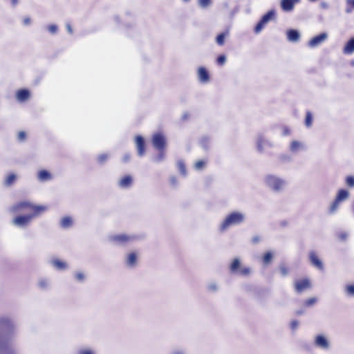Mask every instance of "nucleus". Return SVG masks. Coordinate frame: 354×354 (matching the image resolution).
Returning a JSON list of instances; mask_svg holds the SVG:
<instances>
[{
    "instance_id": "f257e3e1",
    "label": "nucleus",
    "mask_w": 354,
    "mask_h": 354,
    "mask_svg": "<svg viewBox=\"0 0 354 354\" xmlns=\"http://www.w3.org/2000/svg\"><path fill=\"white\" fill-rule=\"evenodd\" d=\"M46 209L47 207L44 205H34L27 201L18 203L12 207L11 211L15 213L26 211L29 214L15 217L13 223L17 226H26L31 221L32 218L44 212Z\"/></svg>"
},
{
    "instance_id": "f03ea898",
    "label": "nucleus",
    "mask_w": 354,
    "mask_h": 354,
    "mask_svg": "<svg viewBox=\"0 0 354 354\" xmlns=\"http://www.w3.org/2000/svg\"><path fill=\"white\" fill-rule=\"evenodd\" d=\"M264 183L267 187L275 193L281 192L287 185L285 179L274 174L266 175L264 177Z\"/></svg>"
},
{
    "instance_id": "7ed1b4c3",
    "label": "nucleus",
    "mask_w": 354,
    "mask_h": 354,
    "mask_svg": "<svg viewBox=\"0 0 354 354\" xmlns=\"http://www.w3.org/2000/svg\"><path fill=\"white\" fill-rule=\"evenodd\" d=\"M244 218L243 214L239 212H232L225 217L220 226V230L225 231L231 225H239L244 221Z\"/></svg>"
},
{
    "instance_id": "20e7f679",
    "label": "nucleus",
    "mask_w": 354,
    "mask_h": 354,
    "mask_svg": "<svg viewBox=\"0 0 354 354\" xmlns=\"http://www.w3.org/2000/svg\"><path fill=\"white\" fill-rule=\"evenodd\" d=\"M276 17V10L274 9H270L266 13H265L257 22L254 28V32L256 34H259L261 32L263 28L270 21L273 20Z\"/></svg>"
},
{
    "instance_id": "39448f33",
    "label": "nucleus",
    "mask_w": 354,
    "mask_h": 354,
    "mask_svg": "<svg viewBox=\"0 0 354 354\" xmlns=\"http://www.w3.org/2000/svg\"><path fill=\"white\" fill-rule=\"evenodd\" d=\"M135 239L134 236L125 234H114L108 236V241L116 245L123 246Z\"/></svg>"
},
{
    "instance_id": "423d86ee",
    "label": "nucleus",
    "mask_w": 354,
    "mask_h": 354,
    "mask_svg": "<svg viewBox=\"0 0 354 354\" xmlns=\"http://www.w3.org/2000/svg\"><path fill=\"white\" fill-rule=\"evenodd\" d=\"M153 147L157 150L165 149L167 146V139L165 136L161 132L155 133L151 138Z\"/></svg>"
},
{
    "instance_id": "0eeeda50",
    "label": "nucleus",
    "mask_w": 354,
    "mask_h": 354,
    "mask_svg": "<svg viewBox=\"0 0 354 354\" xmlns=\"http://www.w3.org/2000/svg\"><path fill=\"white\" fill-rule=\"evenodd\" d=\"M134 140L138 156L143 157L146 153V141L145 138L141 135H137Z\"/></svg>"
},
{
    "instance_id": "6e6552de",
    "label": "nucleus",
    "mask_w": 354,
    "mask_h": 354,
    "mask_svg": "<svg viewBox=\"0 0 354 354\" xmlns=\"http://www.w3.org/2000/svg\"><path fill=\"white\" fill-rule=\"evenodd\" d=\"M328 37V35L326 32H321L320 34L313 37L308 42V46L309 48H316L325 41Z\"/></svg>"
},
{
    "instance_id": "1a4fd4ad",
    "label": "nucleus",
    "mask_w": 354,
    "mask_h": 354,
    "mask_svg": "<svg viewBox=\"0 0 354 354\" xmlns=\"http://www.w3.org/2000/svg\"><path fill=\"white\" fill-rule=\"evenodd\" d=\"M272 148L273 144L270 140L266 139L261 133L258 134L257 140V149L259 153L263 152L264 148Z\"/></svg>"
},
{
    "instance_id": "9d476101",
    "label": "nucleus",
    "mask_w": 354,
    "mask_h": 354,
    "mask_svg": "<svg viewBox=\"0 0 354 354\" xmlns=\"http://www.w3.org/2000/svg\"><path fill=\"white\" fill-rule=\"evenodd\" d=\"M314 344L322 349L328 350L330 348V343L326 336L322 334H319L315 336L314 339Z\"/></svg>"
},
{
    "instance_id": "9b49d317",
    "label": "nucleus",
    "mask_w": 354,
    "mask_h": 354,
    "mask_svg": "<svg viewBox=\"0 0 354 354\" xmlns=\"http://www.w3.org/2000/svg\"><path fill=\"white\" fill-rule=\"evenodd\" d=\"M138 264V254L136 252H131L127 255L124 260V265L130 269L136 267Z\"/></svg>"
},
{
    "instance_id": "f8f14e48",
    "label": "nucleus",
    "mask_w": 354,
    "mask_h": 354,
    "mask_svg": "<svg viewBox=\"0 0 354 354\" xmlns=\"http://www.w3.org/2000/svg\"><path fill=\"white\" fill-rule=\"evenodd\" d=\"M301 0H281L280 6L283 11L284 12H291L294 8L295 4L299 3Z\"/></svg>"
},
{
    "instance_id": "ddd939ff",
    "label": "nucleus",
    "mask_w": 354,
    "mask_h": 354,
    "mask_svg": "<svg viewBox=\"0 0 354 354\" xmlns=\"http://www.w3.org/2000/svg\"><path fill=\"white\" fill-rule=\"evenodd\" d=\"M309 260L311 264L316 267L317 269L322 270L324 269V264L322 260L318 257L315 252L310 251L309 252Z\"/></svg>"
},
{
    "instance_id": "4468645a",
    "label": "nucleus",
    "mask_w": 354,
    "mask_h": 354,
    "mask_svg": "<svg viewBox=\"0 0 354 354\" xmlns=\"http://www.w3.org/2000/svg\"><path fill=\"white\" fill-rule=\"evenodd\" d=\"M133 185V177L131 175H126L118 182V185L121 189H129Z\"/></svg>"
},
{
    "instance_id": "2eb2a0df",
    "label": "nucleus",
    "mask_w": 354,
    "mask_h": 354,
    "mask_svg": "<svg viewBox=\"0 0 354 354\" xmlns=\"http://www.w3.org/2000/svg\"><path fill=\"white\" fill-rule=\"evenodd\" d=\"M198 80L201 83H207L209 81L210 75L205 67L201 66L198 69Z\"/></svg>"
},
{
    "instance_id": "dca6fc26",
    "label": "nucleus",
    "mask_w": 354,
    "mask_h": 354,
    "mask_svg": "<svg viewBox=\"0 0 354 354\" xmlns=\"http://www.w3.org/2000/svg\"><path fill=\"white\" fill-rule=\"evenodd\" d=\"M342 53L344 55H351L354 53V37H350L345 43Z\"/></svg>"
},
{
    "instance_id": "f3484780",
    "label": "nucleus",
    "mask_w": 354,
    "mask_h": 354,
    "mask_svg": "<svg viewBox=\"0 0 354 354\" xmlns=\"http://www.w3.org/2000/svg\"><path fill=\"white\" fill-rule=\"evenodd\" d=\"M310 286V281L308 279H303L295 283V290L300 293Z\"/></svg>"
},
{
    "instance_id": "a211bd4d",
    "label": "nucleus",
    "mask_w": 354,
    "mask_h": 354,
    "mask_svg": "<svg viewBox=\"0 0 354 354\" xmlns=\"http://www.w3.org/2000/svg\"><path fill=\"white\" fill-rule=\"evenodd\" d=\"M30 96V91L28 89H19L16 93V97L19 102H24L27 101Z\"/></svg>"
},
{
    "instance_id": "6ab92c4d",
    "label": "nucleus",
    "mask_w": 354,
    "mask_h": 354,
    "mask_svg": "<svg viewBox=\"0 0 354 354\" xmlns=\"http://www.w3.org/2000/svg\"><path fill=\"white\" fill-rule=\"evenodd\" d=\"M286 36L289 41L297 42L299 41L301 35L299 30L296 29H288L286 31Z\"/></svg>"
},
{
    "instance_id": "aec40b11",
    "label": "nucleus",
    "mask_w": 354,
    "mask_h": 354,
    "mask_svg": "<svg viewBox=\"0 0 354 354\" xmlns=\"http://www.w3.org/2000/svg\"><path fill=\"white\" fill-rule=\"evenodd\" d=\"M229 35V30L226 29L223 32L219 33L216 37V42L218 46H223L225 44V39Z\"/></svg>"
},
{
    "instance_id": "412c9836",
    "label": "nucleus",
    "mask_w": 354,
    "mask_h": 354,
    "mask_svg": "<svg viewBox=\"0 0 354 354\" xmlns=\"http://www.w3.org/2000/svg\"><path fill=\"white\" fill-rule=\"evenodd\" d=\"M348 196H349V192L347 189H340L337 192L335 198L337 201L342 202V201H345L346 199H347L348 198Z\"/></svg>"
},
{
    "instance_id": "4be33fe9",
    "label": "nucleus",
    "mask_w": 354,
    "mask_h": 354,
    "mask_svg": "<svg viewBox=\"0 0 354 354\" xmlns=\"http://www.w3.org/2000/svg\"><path fill=\"white\" fill-rule=\"evenodd\" d=\"M37 177L41 182L48 181L52 178V176L50 172L45 169L39 171L38 172Z\"/></svg>"
},
{
    "instance_id": "5701e85b",
    "label": "nucleus",
    "mask_w": 354,
    "mask_h": 354,
    "mask_svg": "<svg viewBox=\"0 0 354 354\" xmlns=\"http://www.w3.org/2000/svg\"><path fill=\"white\" fill-rule=\"evenodd\" d=\"M241 266V261L239 258H235L230 264V269L232 273H238Z\"/></svg>"
},
{
    "instance_id": "b1692460",
    "label": "nucleus",
    "mask_w": 354,
    "mask_h": 354,
    "mask_svg": "<svg viewBox=\"0 0 354 354\" xmlns=\"http://www.w3.org/2000/svg\"><path fill=\"white\" fill-rule=\"evenodd\" d=\"M209 142L210 138L207 136H203L200 140V145L205 151L209 150Z\"/></svg>"
},
{
    "instance_id": "393cba45",
    "label": "nucleus",
    "mask_w": 354,
    "mask_h": 354,
    "mask_svg": "<svg viewBox=\"0 0 354 354\" xmlns=\"http://www.w3.org/2000/svg\"><path fill=\"white\" fill-rule=\"evenodd\" d=\"M158 153L152 158V161L156 163H160L165 159V149L158 150Z\"/></svg>"
},
{
    "instance_id": "a878e982",
    "label": "nucleus",
    "mask_w": 354,
    "mask_h": 354,
    "mask_svg": "<svg viewBox=\"0 0 354 354\" xmlns=\"http://www.w3.org/2000/svg\"><path fill=\"white\" fill-rule=\"evenodd\" d=\"M60 225L63 228H68L72 226L73 221L70 216H65L62 218L60 221Z\"/></svg>"
},
{
    "instance_id": "bb28decb",
    "label": "nucleus",
    "mask_w": 354,
    "mask_h": 354,
    "mask_svg": "<svg viewBox=\"0 0 354 354\" xmlns=\"http://www.w3.org/2000/svg\"><path fill=\"white\" fill-rule=\"evenodd\" d=\"M52 264L54 267H55L58 270H64L67 267L66 263L65 262L62 261L61 260H59L58 259H53L52 261Z\"/></svg>"
},
{
    "instance_id": "cd10ccee",
    "label": "nucleus",
    "mask_w": 354,
    "mask_h": 354,
    "mask_svg": "<svg viewBox=\"0 0 354 354\" xmlns=\"http://www.w3.org/2000/svg\"><path fill=\"white\" fill-rule=\"evenodd\" d=\"M177 167H178L180 173L183 176H185L187 175L186 167H185V164L183 162V160H178L177 161Z\"/></svg>"
},
{
    "instance_id": "c85d7f7f",
    "label": "nucleus",
    "mask_w": 354,
    "mask_h": 354,
    "mask_svg": "<svg viewBox=\"0 0 354 354\" xmlns=\"http://www.w3.org/2000/svg\"><path fill=\"white\" fill-rule=\"evenodd\" d=\"M17 176L15 174L10 173L8 175L5 180V185L6 186H11L16 180Z\"/></svg>"
},
{
    "instance_id": "c756f323",
    "label": "nucleus",
    "mask_w": 354,
    "mask_h": 354,
    "mask_svg": "<svg viewBox=\"0 0 354 354\" xmlns=\"http://www.w3.org/2000/svg\"><path fill=\"white\" fill-rule=\"evenodd\" d=\"M301 144L300 142L299 141H297V140H294L291 142L290 144V151L293 152V153H295L297 152L301 147Z\"/></svg>"
},
{
    "instance_id": "7c9ffc66",
    "label": "nucleus",
    "mask_w": 354,
    "mask_h": 354,
    "mask_svg": "<svg viewBox=\"0 0 354 354\" xmlns=\"http://www.w3.org/2000/svg\"><path fill=\"white\" fill-rule=\"evenodd\" d=\"M313 114L311 113L310 111H307L306 114V118H305V125L307 127H311L312 123H313Z\"/></svg>"
},
{
    "instance_id": "2f4dec72",
    "label": "nucleus",
    "mask_w": 354,
    "mask_h": 354,
    "mask_svg": "<svg viewBox=\"0 0 354 354\" xmlns=\"http://www.w3.org/2000/svg\"><path fill=\"white\" fill-rule=\"evenodd\" d=\"M109 156L108 153H102L97 157V162L100 165H104L109 159Z\"/></svg>"
},
{
    "instance_id": "473e14b6",
    "label": "nucleus",
    "mask_w": 354,
    "mask_h": 354,
    "mask_svg": "<svg viewBox=\"0 0 354 354\" xmlns=\"http://www.w3.org/2000/svg\"><path fill=\"white\" fill-rule=\"evenodd\" d=\"M273 258V254L271 252H267L263 254V262L264 264H269Z\"/></svg>"
},
{
    "instance_id": "72a5a7b5",
    "label": "nucleus",
    "mask_w": 354,
    "mask_h": 354,
    "mask_svg": "<svg viewBox=\"0 0 354 354\" xmlns=\"http://www.w3.org/2000/svg\"><path fill=\"white\" fill-rule=\"evenodd\" d=\"M339 203L341 202L335 198L329 209L330 214H333L337 209Z\"/></svg>"
},
{
    "instance_id": "f704fd0d",
    "label": "nucleus",
    "mask_w": 354,
    "mask_h": 354,
    "mask_svg": "<svg viewBox=\"0 0 354 354\" xmlns=\"http://www.w3.org/2000/svg\"><path fill=\"white\" fill-rule=\"evenodd\" d=\"M198 5L202 8H206L212 4V0H198Z\"/></svg>"
},
{
    "instance_id": "c9c22d12",
    "label": "nucleus",
    "mask_w": 354,
    "mask_h": 354,
    "mask_svg": "<svg viewBox=\"0 0 354 354\" xmlns=\"http://www.w3.org/2000/svg\"><path fill=\"white\" fill-rule=\"evenodd\" d=\"M226 62V56L224 54H221L216 57V63L219 66H223Z\"/></svg>"
},
{
    "instance_id": "e433bc0d",
    "label": "nucleus",
    "mask_w": 354,
    "mask_h": 354,
    "mask_svg": "<svg viewBox=\"0 0 354 354\" xmlns=\"http://www.w3.org/2000/svg\"><path fill=\"white\" fill-rule=\"evenodd\" d=\"M346 292L349 296H354V284L346 286Z\"/></svg>"
},
{
    "instance_id": "4c0bfd02",
    "label": "nucleus",
    "mask_w": 354,
    "mask_h": 354,
    "mask_svg": "<svg viewBox=\"0 0 354 354\" xmlns=\"http://www.w3.org/2000/svg\"><path fill=\"white\" fill-rule=\"evenodd\" d=\"M346 183L350 187H354V176H348L346 178Z\"/></svg>"
},
{
    "instance_id": "58836bf2",
    "label": "nucleus",
    "mask_w": 354,
    "mask_h": 354,
    "mask_svg": "<svg viewBox=\"0 0 354 354\" xmlns=\"http://www.w3.org/2000/svg\"><path fill=\"white\" fill-rule=\"evenodd\" d=\"M317 299L315 297H311L305 301V306L306 307H310L313 305H314L317 302Z\"/></svg>"
},
{
    "instance_id": "ea45409f",
    "label": "nucleus",
    "mask_w": 354,
    "mask_h": 354,
    "mask_svg": "<svg viewBox=\"0 0 354 354\" xmlns=\"http://www.w3.org/2000/svg\"><path fill=\"white\" fill-rule=\"evenodd\" d=\"M250 272V268H240L238 273H239L241 275L246 276L249 274Z\"/></svg>"
},
{
    "instance_id": "a19ab883",
    "label": "nucleus",
    "mask_w": 354,
    "mask_h": 354,
    "mask_svg": "<svg viewBox=\"0 0 354 354\" xmlns=\"http://www.w3.org/2000/svg\"><path fill=\"white\" fill-rule=\"evenodd\" d=\"M279 270L283 277H286L288 274V269L283 265L280 266Z\"/></svg>"
},
{
    "instance_id": "79ce46f5",
    "label": "nucleus",
    "mask_w": 354,
    "mask_h": 354,
    "mask_svg": "<svg viewBox=\"0 0 354 354\" xmlns=\"http://www.w3.org/2000/svg\"><path fill=\"white\" fill-rule=\"evenodd\" d=\"M131 153L127 152V153H125L122 158V162L123 163H127L130 161L131 160Z\"/></svg>"
},
{
    "instance_id": "37998d69",
    "label": "nucleus",
    "mask_w": 354,
    "mask_h": 354,
    "mask_svg": "<svg viewBox=\"0 0 354 354\" xmlns=\"http://www.w3.org/2000/svg\"><path fill=\"white\" fill-rule=\"evenodd\" d=\"M348 233L346 232H342L338 234V238L342 241H346V239L348 238Z\"/></svg>"
},
{
    "instance_id": "c03bdc74",
    "label": "nucleus",
    "mask_w": 354,
    "mask_h": 354,
    "mask_svg": "<svg viewBox=\"0 0 354 354\" xmlns=\"http://www.w3.org/2000/svg\"><path fill=\"white\" fill-rule=\"evenodd\" d=\"M205 162L204 160H198L195 163L196 169H201L205 166Z\"/></svg>"
},
{
    "instance_id": "a18cd8bd",
    "label": "nucleus",
    "mask_w": 354,
    "mask_h": 354,
    "mask_svg": "<svg viewBox=\"0 0 354 354\" xmlns=\"http://www.w3.org/2000/svg\"><path fill=\"white\" fill-rule=\"evenodd\" d=\"M17 138L19 141H24L26 138V133L25 131H19L17 135Z\"/></svg>"
},
{
    "instance_id": "49530a36",
    "label": "nucleus",
    "mask_w": 354,
    "mask_h": 354,
    "mask_svg": "<svg viewBox=\"0 0 354 354\" xmlns=\"http://www.w3.org/2000/svg\"><path fill=\"white\" fill-rule=\"evenodd\" d=\"M290 134V129L287 126L282 127V136H286Z\"/></svg>"
},
{
    "instance_id": "de8ad7c7",
    "label": "nucleus",
    "mask_w": 354,
    "mask_h": 354,
    "mask_svg": "<svg viewBox=\"0 0 354 354\" xmlns=\"http://www.w3.org/2000/svg\"><path fill=\"white\" fill-rule=\"evenodd\" d=\"M280 160L283 162H290L291 160V157L287 154H282L280 156Z\"/></svg>"
},
{
    "instance_id": "09e8293b",
    "label": "nucleus",
    "mask_w": 354,
    "mask_h": 354,
    "mask_svg": "<svg viewBox=\"0 0 354 354\" xmlns=\"http://www.w3.org/2000/svg\"><path fill=\"white\" fill-rule=\"evenodd\" d=\"M75 277L79 281H82L85 279L84 274L81 272L76 273Z\"/></svg>"
},
{
    "instance_id": "8fccbe9b",
    "label": "nucleus",
    "mask_w": 354,
    "mask_h": 354,
    "mask_svg": "<svg viewBox=\"0 0 354 354\" xmlns=\"http://www.w3.org/2000/svg\"><path fill=\"white\" fill-rule=\"evenodd\" d=\"M299 325V322L297 320H292L290 323V328L292 330H295Z\"/></svg>"
},
{
    "instance_id": "3c124183",
    "label": "nucleus",
    "mask_w": 354,
    "mask_h": 354,
    "mask_svg": "<svg viewBox=\"0 0 354 354\" xmlns=\"http://www.w3.org/2000/svg\"><path fill=\"white\" fill-rule=\"evenodd\" d=\"M208 290L209 291L214 292L217 290V286L215 283H212L208 286Z\"/></svg>"
},
{
    "instance_id": "603ef678",
    "label": "nucleus",
    "mask_w": 354,
    "mask_h": 354,
    "mask_svg": "<svg viewBox=\"0 0 354 354\" xmlns=\"http://www.w3.org/2000/svg\"><path fill=\"white\" fill-rule=\"evenodd\" d=\"M48 30L51 33H55L57 30V28L55 25H50L48 27Z\"/></svg>"
},
{
    "instance_id": "864d4df0",
    "label": "nucleus",
    "mask_w": 354,
    "mask_h": 354,
    "mask_svg": "<svg viewBox=\"0 0 354 354\" xmlns=\"http://www.w3.org/2000/svg\"><path fill=\"white\" fill-rule=\"evenodd\" d=\"M319 6L322 9H328L329 8L328 3H326L325 1H322L319 4Z\"/></svg>"
},
{
    "instance_id": "5fc2aeb1",
    "label": "nucleus",
    "mask_w": 354,
    "mask_h": 354,
    "mask_svg": "<svg viewBox=\"0 0 354 354\" xmlns=\"http://www.w3.org/2000/svg\"><path fill=\"white\" fill-rule=\"evenodd\" d=\"M30 22H31V19H30V17H25V18L24 19V20H23V23H24V24L25 26H28V25H29V24H30Z\"/></svg>"
},
{
    "instance_id": "6e6d98bb",
    "label": "nucleus",
    "mask_w": 354,
    "mask_h": 354,
    "mask_svg": "<svg viewBox=\"0 0 354 354\" xmlns=\"http://www.w3.org/2000/svg\"><path fill=\"white\" fill-rule=\"evenodd\" d=\"M259 241H260V238H259V236H255L252 237V243H254V244H257V243H258Z\"/></svg>"
},
{
    "instance_id": "4d7b16f0",
    "label": "nucleus",
    "mask_w": 354,
    "mask_h": 354,
    "mask_svg": "<svg viewBox=\"0 0 354 354\" xmlns=\"http://www.w3.org/2000/svg\"><path fill=\"white\" fill-rule=\"evenodd\" d=\"M170 183L172 185H176L177 184V179L175 176H171L170 178Z\"/></svg>"
},
{
    "instance_id": "13d9d810",
    "label": "nucleus",
    "mask_w": 354,
    "mask_h": 354,
    "mask_svg": "<svg viewBox=\"0 0 354 354\" xmlns=\"http://www.w3.org/2000/svg\"><path fill=\"white\" fill-rule=\"evenodd\" d=\"M189 116V115L188 113H184L183 115H182L181 119L182 120L185 121L188 119Z\"/></svg>"
},
{
    "instance_id": "bf43d9fd",
    "label": "nucleus",
    "mask_w": 354,
    "mask_h": 354,
    "mask_svg": "<svg viewBox=\"0 0 354 354\" xmlns=\"http://www.w3.org/2000/svg\"><path fill=\"white\" fill-rule=\"evenodd\" d=\"M346 3L348 6H351L354 8V0H346Z\"/></svg>"
},
{
    "instance_id": "052dcab7",
    "label": "nucleus",
    "mask_w": 354,
    "mask_h": 354,
    "mask_svg": "<svg viewBox=\"0 0 354 354\" xmlns=\"http://www.w3.org/2000/svg\"><path fill=\"white\" fill-rule=\"evenodd\" d=\"M353 9V8H352V6H348V7H346V10H345V12H346V13H347V14L351 13V12H352Z\"/></svg>"
},
{
    "instance_id": "680f3d73",
    "label": "nucleus",
    "mask_w": 354,
    "mask_h": 354,
    "mask_svg": "<svg viewBox=\"0 0 354 354\" xmlns=\"http://www.w3.org/2000/svg\"><path fill=\"white\" fill-rule=\"evenodd\" d=\"M172 354H186L185 351L179 350L174 351Z\"/></svg>"
},
{
    "instance_id": "e2e57ef3",
    "label": "nucleus",
    "mask_w": 354,
    "mask_h": 354,
    "mask_svg": "<svg viewBox=\"0 0 354 354\" xmlns=\"http://www.w3.org/2000/svg\"><path fill=\"white\" fill-rule=\"evenodd\" d=\"M10 2L13 6H15L18 3V0H10Z\"/></svg>"
},
{
    "instance_id": "0e129e2a",
    "label": "nucleus",
    "mask_w": 354,
    "mask_h": 354,
    "mask_svg": "<svg viewBox=\"0 0 354 354\" xmlns=\"http://www.w3.org/2000/svg\"><path fill=\"white\" fill-rule=\"evenodd\" d=\"M114 20L117 23V24H119L120 23V17L118 16H115L114 17Z\"/></svg>"
},
{
    "instance_id": "69168bd1",
    "label": "nucleus",
    "mask_w": 354,
    "mask_h": 354,
    "mask_svg": "<svg viewBox=\"0 0 354 354\" xmlns=\"http://www.w3.org/2000/svg\"><path fill=\"white\" fill-rule=\"evenodd\" d=\"M303 313H304V310H297V311L296 312V314H297V315H302Z\"/></svg>"
},
{
    "instance_id": "338daca9",
    "label": "nucleus",
    "mask_w": 354,
    "mask_h": 354,
    "mask_svg": "<svg viewBox=\"0 0 354 354\" xmlns=\"http://www.w3.org/2000/svg\"><path fill=\"white\" fill-rule=\"evenodd\" d=\"M80 354H88V350H84L82 351Z\"/></svg>"
},
{
    "instance_id": "774afa93",
    "label": "nucleus",
    "mask_w": 354,
    "mask_h": 354,
    "mask_svg": "<svg viewBox=\"0 0 354 354\" xmlns=\"http://www.w3.org/2000/svg\"><path fill=\"white\" fill-rule=\"evenodd\" d=\"M40 286H41V287H44V286H45V283H44V282H41V283H40Z\"/></svg>"
}]
</instances>
